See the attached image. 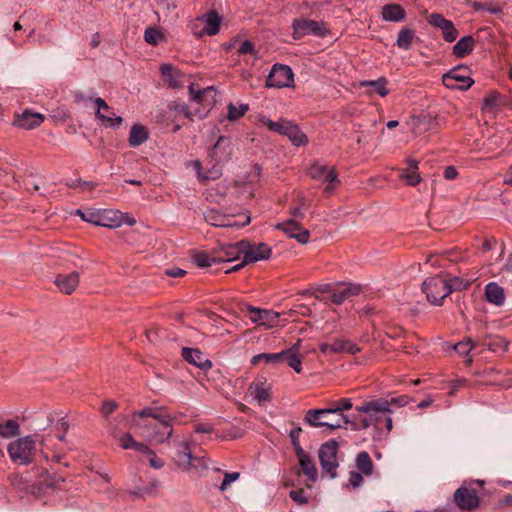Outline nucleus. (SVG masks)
Segmentation results:
<instances>
[{"instance_id":"obj_1","label":"nucleus","mask_w":512,"mask_h":512,"mask_svg":"<svg viewBox=\"0 0 512 512\" xmlns=\"http://www.w3.org/2000/svg\"><path fill=\"white\" fill-rule=\"evenodd\" d=\"M177 420L165 407H145L132 414V425L138 434L153 444L165 443L173 434Z\"/></svg>"},{"instance_id":"obj_2","label":"nucleus","mask_w":512,"mask_h":512,"mask_svg":"<svg viewBox=\"0 0 512 512\" xmlns=\"http://www.w3.org/2000/svg\"><path fill=\"white\" fill-rule=\"evenodd\" d=\"M352 406L350 398H341L333 402L329 408L307 410L304 422L311 427H325L329 430H336L341 427L347 428L350 420L343 412L350 410Z\"/></svg>"},{"instance_id":"obj_3","label":"nucleus","mask_w":512,"mask_h":512,"mask_svg":"<svg viewBox=\"0 0 512 512\" xmlns=\"http://www.w3.org/2000/svg\"><path fill=\"white\" fill-rule=\"evenodd\" d=\"M189 94L191 101L201 106L200 108L191 110L185 102L181 100H174L168 104V111L174 113L175 117L177 115H183L185 118L190 120H194V117L199 119L205 118L210 109L216 103V89L213 86H210L196 91L194 89V85L191 84L189 86Z\"/></svg>"},{"instance_id":"obj_4","label":"nucleus","mask_w":512,"mask_h":512,"mask_svg":"<svg viewBox=\"0 0 512 512\" xmlns=\"http://www.w3.org/2000/svg\"><path fill=\"white\" fill-rule=\"evenodd\" d=\"M35 439L32 436L18 438L8 444L7 451L11 461L17 465H28L32 463L36 456V442L44 445L45 438L36 434Z\"/></svg>"},{"instance_id":"obj_5","label":"nucleus","mask_w":512,"mask_h":512,"mask_svg":"<svg viewBox=\"0 0 512 512\" xmlns=\"http://www.w3.org/2000/svg\"><path fill=\"white\" fill-rule=\"evenodd\" d=\"M356 410L359 413L369 415V421H371L372 426L378 432L382 431L384 427L387 433L392 430L393 422L389 416L388 403L385 398L365 401L361 405L356 406Z\"/></svg>"},{"instance_id":"obj_6","label":"nucleus","mask_w":512,"mask_h":512,"mask_svg":"<svg viewBox=\"0 0 512 512\" xmlns=\"http://www.w3.org/2000/svg\"><path fill=\"white\" fill-rule=\"evenodd\" d=\"M221 22L222 16L215 9H211L194 19L191 23L192 34L196 38L216 35L220 31Z\"/></svg>"},{"instance_id":"obj_7","label":"nucleus","mask_w":512,"mask_h":512,"mask_svg":"<svg viewBox=\"0 0 512 512\" xmlns=\"http://www.w3.org/2000/svg\"><path fill=\"white\" fill-rule=\"evenodd\" d=\"M242 250L243 260L232 268L226 269V274L232 271H238L246 264L269 259L272 252L271 248L265 243L252 244L249 241L244 240L242 241Z\"/></svg>"},{"instance_id":"obj_8","label":"nucleus","mask_w":512,"mask_h":512,"mask_svg":"<svg viewBox=\"0 0 512 512\" xmlns=\"http://www.w3.org/2000/svg\"><path fill=\"white\" fill-rule=\"evenodd\" d=\"M422 290L432 304L441 305L442 301L451 294L447 289L446 278L434 276L427 278L422 284Z\"/></svg>"},{"instance_id":"obj_9","label":"nucleus","mask_w":512,"mask_h":512,"mask_svg":"<svg viewBox=\"0 0 512 512\" xmlns=\"http://www.w3.org/2000/svg\"><path fill=\"white\" fill-rule=\"evenodd\" d=\"M442 82L449 89L467 90L474 80L469 76L466 66H457L443 75Z\"/></svg>"},{"instance_id":"obj_10","label":"nucleus","mask_w":512,"mask_h":512,"mask_svg":"<svg viewBox=\"0 0 512 512\" xmlns=\"http://www.w3.org/2000/svg\"><path fill=\"white\" fill-rule=\"evenodd\" d=\"M338 443L335 440H330L321 445L319 449V460L321 467L332 478L336 477Z\"/></svg>"},{"instance_id":"obj_11","label":"nucleus","mask_w":512,"mask_h":512,"mask_svg":"<svg viewBox=\"0 0 512 512\" xmlns=\"http://www.w3.org/2000/svg\"><path fill=\"white\" fill-rule=\"evenodd\" d=\"M294 82L292 69L284 64H274L267 79L266 86L273 88L290 87Z\"/></svg>"},{"instance_id":"obj_12","label":"nucleus","mask_w":512,"mask_h":512,"mask_svg":"<svg viewBox=\"0 0 512 512\" xmlns=\"http://www.w3.org/2000/svg\"><path fill=\"white\" fill-rule=\"evenodd\" d=\"M293 38L299 40L306 35L324 36L327 32L325 25L310 19H296L293 21Z\"/></svg>"},{"instance_id":"obj_13","label":"nucleus","mask_w":512,"mask_h":512,"mask_svg":"<svg viewBox=\"0 0 512 512\" xmlns=\"http://www.w3.org/2000/svg\"><path fill=\"white\" fill-rule=\"evenodd\" d=\"M300 219L289 218L275 225L276 230L284 232L288 237L297 240L300 244H306L310 239L309 230L303 228Z\"/></svg>"},{"instance_id":"obj_14","label":"nucleus","mask_w":512,"mask_h":512,"mask_svg":"<svg viewBox=\"0 0 512 512\" xmlns=\"http://www.w3.org/2000/svg\"><path fill=\"white\" fill-rule=\"evenodd\" d=\"M455 504L463 510H473L479 506V497L474 489L459 487L454 493Z\"/></svg>"},{"instance_id":"obj_15","label":"nucleus","mask_w":512,"mask_h":512,"mask_svg":"<svg viewBox=\"0 0 512 512\" xmlns=\"http://www.w3.org/2000/svg\"><path fill=\"white\" fill-rule=\"evenodd\" d=\"M205 221L215 227H243L250 223V217L247 216L242 223L233 221L230 217L223 215L215 209H211L204 214Z\"/></svg>"},{"instance_id":"obj_16","label":"nucleus","mask_w":512,"mask_h":512,"mask_svg":"<svg viewBox=\"0 0 512 512\" xmlns=\"http://www.w3.org/2000/svg\"><path fill=\"white\" fill-rule=\"evenodd\" d=\"M161 77L164 83L173 89L181 88L185 83V74L172 66L171 64H162L160 66Z\"/></svg>"},{"instance_id":"obj_17","label":"nucleus","mask_w":512,"mask_h":512,"mask_svg":"<svg viewBox=\"0 0 512 512\" xmlns=\"http://www.w3.org/2000/svg\"><path fill=\"white\" fill-rule=\"evenodd\" d=\"M361 290L362 287L359 284L343 283L332 290L330 300L336 305H341L348 298L360 294Z\"/></svg>"},{"instance_id":"obj_18","label":"nucleus","mask_w":512,"mask_h":512,"mask_svg":"<svg viewBox=\"0 0 512 512\" xmlns=\"http://www.w3.org/2000/svg\"><path fill=\"white\" fill-rule=\"evenodd\" d=\"M218 263L231 262L243 258L242 241L221 246L216 252Z\"/></svg>"},{"instance_id":"obj_19","label":"nucleus","mask_w":512,"mask_h":512,"mask_svg":"<svg viewBox=\"0 0 512 512\" xmlns=\"http://www.w3.org/2000/svg\"><path fill=\"white\" fill-rule=\"evenodd\" d=\"M182 357L188 363L202 370H208L212 367V362L199 349L184 347L182 349Z\"/></svg>"},{"instance_id":"obj_20","label":"nucleus","mask_w":512,"mask_h":512,"mask_svg":"<svg viewBox=\"0 0 512 512\" xmlns=\"http://www.w3.org/2000/svg\"><path fill=\"white\" fill-rule=\"evenodd\" d=\"M64 477L56 474L50 473L46 469H41L39 473V480L37 482L39 490L43 492H47L48 490H54L56 488H60L61 483H64Z\"/></svg>"},{"instance_id":"obj_21","label":"nucleus","mask_w":512,"mask_h":512,"mask_svg":"<svg viewBox=\"0 0 512 512\" xmlns=\"http://www.w3.org/2000/svg\"><path fill=\"white\" fill-rule=\"evenodd\" d=\"M97 226L117 228L124 222V214L119 210L106 209L100 212Z\"/></svg>"},{"instance_id":"obj_22","label":"nucleus","mask_w":512,"mask_h":512,"mask_svg":"<svg viewBox=\"0 0 512 512\" xmlns=\"http://www.w3.org/2000/svg\"><path fill=\"white\" fill-rule=\"evenodd\" d=\"M55 284L61 292L70 295L79 284V273L73 271L69 274H59L55 279Z\"/></svg>"},{"instance_id":"obj_23","label":"nucleus","mask_w":512,"mask_h":512,"mask_svg":"<svg viewBox=\"0 0 512 512\" xmlns=\"http://www.w3.org/2000/svg\"><path fill=\"white\" fill-rule=\"evenodd\" d=\"M44 119V116L40 113L24 111L22 114L17 115V118L14 121V125L19 128L29 130L40 126Z\"/></svg>"},{"instance_id":"obj_24","label":"nucleus","mask_w":512,"mask_h":512,"mask_svg":"<svg viewBox=\"0 0 512 512\" xmlns=\"http://www.w3.org/2000/svg\"><path fill=\"white\" fill-rule=\"evenodd\" d=\"M94 103L97 106V111L95 113L96 118H98L100 121H102L106 127L111 128H118L122 122L123 119L120 116L113 115V117H110L109 115H105L102 113V109H108V104L106 101L100 97H97L94 99Z\"/></svg>"},{"instance_id":"obj_25","label":"nucleus","mask_w":512,"mask_h":512,"mask_svg":"<svg viewBox=\"0 0 512 512\" xmlns=\"http://www.w3.org/2000/svg\"><path fill=\"white\" fill-rule=\"evenodd\" d=\"M192 450L190 444L187 441H182L178 445L176 453V464L178 467L188 470L192 466Z\"/></svg>"},{"instance_id":"obj_26","label":"nucleus","mask_w":512,"mask_h":512,"mask_svg":"<svg viewBox=\"0 0 512 512\" xmlns=\"http://www.w3.org/2000/svg\"><path fill=\"white\" fill-rule=\"evenodd\" d=\"M299 345L300 340L293 347L280 352V354H284L280 361L286 362L287 365L291 367L296 373H300L302 371V360L297 352Z\"/></svg>"},{"instance_id":"obj_27","label":"nucleus","mask_w":512,"mask_h":512,"mask_svg":"<svg viewBox=\"0 0 512 512\" xmlns=\"http://www.w3.org/2000/svg\"><path fill=\"white\" fill-rule=\"evenodd\" d=\"M387 84L388 80L383 76L376 80H366L360 82L361 87L371 88L367 91V95L371 96L373 93H375L381 97H386L390 93L389 89L387 88Z\"/></svg>"},{"instance_id":"obj_28","label":"nucleus","mask_w":512,"mask_h":512,"mask_svg":"<svg viewBox=\"0 0 512 512\" xmlns=\"http://www.w3.org/2000/svg\"><path fill=\"white\" fill-rule=\"evenodd\" d=\"M485 298L489 303L502 306L505 302L504 289L496 282H490L485 287Z\"/></svg>"},{"instance_id":"obj_29","label":"nucleus","mask_w":512,"mask_h":512,"mask_svg":"<svg viewBox=\"0 0 512 512\" xmlns=\"http://www.w3.org/2000/svg\"><path fill=\"white\" fill-rule=\"evenodd\" d=\"M382 18L389 22H400L406 17V12L400 4L392 3L382 7Z\"/></svg>"},{"instance_id":"obj_30","label":"nucleus","mask_w":512,"mask_h":512,"mask_svg":"<svg viewBox=\"0 0 512 512\" xmlns=\"http://www.w3.org/2000/svg\"><path fill=\"white\" fill-rule=\"evenodd\" d=\"M249 394L259 403L270 400L269 389L261 379H255L248 388Z\"/></svg>"},{"instance_id":"obj_31","label":"nucleus","mask_w":512,"mask_h":512,"mask_svg":"<svg viewBox=\"0 0 512 512\" xmlns=\"http://www.w3.org/2000/svg\"><path fill=\"white\" fill-rule=\"evenodd\" d=\"M474 46V38L471 35L464 36L453 46V54L458 58H463L473 51Z\"/></svg>"},{"instance_id":"obj_32","label":"nucleus","mask_w":512,"mask_h":512,"mask_svg":"<svg viewBox=\"0 0 512 512\" xmlns=\"http://www.w3.org/2000/svg\"><path fill=\"white\" fill-rule=\"evenodd\" d=\"M418 161L407 159V168L401 173L400 178L407 181L410 186H416L421 182V177L418 173Z\"/></svg>"},{"instance_id":"obj_33","label":"nucleus","mask_w":512,"mask_h":512,"mask_svg":"<svg viewBox=\"0 0 512 512\" xmlns=\"http://www.w3.org/2000/svg\"><path fill=\"white\" fill-rule=\"evenodd\" d=\"M230 146V139L220 136L210 151V156L216 161L221 162L228 156L227 149Z\"/></svg>"},{"instance_id":"obj_34","label":"nucleus","mask_w":512,"mask_h":512,"mask_svg":"<svg viewBox=\"0 0 512 512\" xmlns=\"http://www.w3.org/2000/svg\"><path fill=\"white\" fill-rule=\"evenodd\" d=\"M148 130L140 124H134L130 129L129 145L138 147L148 139Z\"/></svg>"},{"instance_id":"obj_35","label":"nucleus","mask_w":512,"mask_h":512,"mask_svg":"<svg viewBox=\"0 0 512 512\" xmlns=\"http://www.w3.org/2000/svg\"><path fill=\"white\" fill-rule=\"evenodd\" d=\"M360 351V347L349 339H336L333 342L332 354L348 353L355 355Z\"/></svg>"},{"instance_id":"obj_36","label":"nucleus","mask_w":512,"mask_h":512,"mask_svg":"<svg viewBox=\"0 0 512 512\" xmlns=\"http://www.w3.org/2000/svg\"><path fill=\"white\" fill-rule=\"evenodd\" d=\"M308 207L309 204L306 197L300 194L292 200V205L290 206L289 214L292 216L291 218L303 219L305 216L304 211L307 210Z\"/></svg>"},{"instance_id":"obj_37","label":"nucleus","mask_w":512,"mask_h":512,"mask_svg":"<svg viewBox=\"0 0 512 512\" xmlns=\"http://www.w3.org/2000/svg\"><path fill=\"white\" fill-rule=\"evenodd\" d=\"M356 467L365 476H370L373 473L374 464L373 461L366 451H361L356 456Z\"/></svg>"},{"instance_id":"obj_38","label":"nucleus","mask_w":512,"mask_h":512,"mask_svg":"<svg viewBox=\"0 0 512 512\" xmlns=\"http://www.w3.org/2000/svg\"><path fill=\"white\" fill-rule=\"evenodd\" d=\"M261 122L263 123L264 126L267 127L268 130H270L272 132H276L283 136H285V134L289 130V127L292 123L291 121H288L285 119H280L279 121H273L268 118H263L261 120Z\"/></svg>"},{"instance_id":"obj_39","label":"nucleus","mask_w":512,"mask_h":512,"mask_svg":"<svg viewBox=\"0 0 512 512\" xmlns=\"http://www.w3.org/2000/svg\"><path fill=\"white\" fill-rule=\"evenodd\" d=\"M293 145L299 147L304 146L308 143V137L301 131L298 125L291 123L289 130L285 134Z\"/></svg>"},{"instance_id":"obj_40","label":"nucleus","mask_w":512,"mask_h":512,"mask_svg":"<svg viewBox=\"0 0 512 512\" xmlns=\"http://www.w3.org/2000/svg\"><path fill=\"white\" fill-rule=\"evenodd\" d=\"M20 434V425L16 420L9 419L0 423V437L11 438Z\"/></svg>"},{"instance_id":"obj_41","label":"nucleus","mask_w":512,"mask_h":512,"mask_svg":"<svg viewBox=\"0 0 512 512\" xmlns=\"http://www.w3.org/2000/svg\"><path fill=\"white\" fill-rule=\"evenodd\" d=\"M298 461H299V464L301 466L303 473L307 476V478L311 482L316 481L318 473H317V469H316L311 457L308 455L305 458H302Z\"/></svg>"},{"instance_id":"obj_42","label":"nucleus","mask_w":512,"mask_h":512,"mask_svg":"<svg viewBox=\"0 0 512 512\" xmlns=\"http://www.w3.org/2000/svg\"><path fill=\"white\" fill-rule=\"evenodd\" d=\"M414 38V31L409 28H402L399 31L398 38L396 44L399 48L408 50Z\"/></svg>"},{"instance_id":"obj_43","label":"nucleus","mask_w":512,"mask_h":512,"mask_svg":"<svg viewBox=\"0 0 512 512\" xmlns=\"http://www.w3.org/2000/svg\"><path fill=\"white\" fill-rule=\"evenodd\" d=\"M471 283V280H465L457 276L446 279L447 289L451 290V293L466 290L470 287Z\"/></svg>"},{"instance_id":"obj_44","label":"nucleus","mask_w":512,"mask_h":512,"mask_svg":"<svg viewBox=\"0 0 512 512\" xmlns=\"http://www.w3.org/2000/svg\"><path fill=\"white\" fill-rule=\"evenodd\" d=\"M474 8L476 10L487 11L492 14L500 15L503 13V8L501 5L494 4L491 1H480L474 3Z\"/></svg>"},{"instance_id":"obj_45","label":"nucleus","mask_w":512,"mask_h":512,"mask_svg":"<svg viewBox=\"0 0 512 512\" xmlns=\"http://www.w3.org/2000/svg\"><path fill=\"white\" fill-rule=\"evenodd\" d=\"M249 109L247 104H241L239 107H236L233 103L228 105V114L227 118L230 121H235L242 117Z\"/></svg>"},{"instance_id":"obj_46","label":"nucleus","mask_w":512,"mask_h":512,"mask_svg":"<svg viewBox=\"0 0 512 512\" xmlns=\"http://www.w3.org/2000/svg\"><path fill=\"white\" fill-rule=\"evenodd\" d=\"M194 263L200 268H207L218 263V260H216V255L209 256L208 254L201 252L194 256Z\"/></svg>"},{"instance_id":"obj_47","label":"nucleus","mask_w":512,"mask_h":512,"mask_svg":"<svg viewBox=\"0 0 512 512\" xmlns=\"http://www.w3.org/2000/svg\"><path fill=\"white\" fill-rule=\"evenodd\" d=\"M283 355L284 354H280V352L279 353H262V354H257V355L252 357L251 363L253 365H256L260 361H265L266 363L279 362Z\"/></svg>"},{"instance_id":"obj_48","label":"nucleus","mask_w":512,"mask_h":512,"mask_svg":"<svg viewBox=\"0 0 512 512\" xmlns=\"http://www.w3.org/2000/svg\"><path fill=\"white\" fill-rule=\"evenodd\" d=\"M58 416H59V414L56 412L50 413L47 418L49 425H52L54 423V421L56 420V425H55L56 429L58 431L64 432V434H66L69 429V424L65 420L64 417L58 418Z\"/></svg>"},{"instance_id":"obj_49","label":"nucleus","mask_w":512,"mask_h":512,"mask_svg":"<svg viewBox=\"0 0 512 512\" xmlns=\"http://www.w3.org/2000/svg\"><path fill=\"white\" fill-rule=\"evenodd\" d=\"M163 34L156 28L149 27L145 30L144 39L148 44L157 45Z\"/></svg>"},{"instance_id":"obj_50","label":"nucleus","mask_w":512,"mask_h":512,"mask_svg":"<svg viewBox=\"0 0 512 512\" xmlns=\"http://www.w3.org/2000/svg\"><path fill=\"white\" fill-rule=\"evenodd\" d=\"M441 31L443 34V38L447 42H453L458 37V30L456 29L455 25L453 24V22L451 20L449 21V23L446 26H444L441 29Z\"/></svg>"},{"instance_id":"obj_51","label":"nucleus","mask_w":512,"mask_h":512,"mask_svg":"<svg viewBox=\"0 0 512 512\" xmlns=\"http://www.w3.org/2000/svg\"><path fill=\"white\" fill-rule=\"evenodd\" d=\"M322 182H327L328 185L325 187V191H332L335 184L339 183L338 175L334 169H328L325 173Z\"/></svg>"},{"instance_id":"obj_52","label":"nucleus","mask_w":512,"mask_h":512,"mask_svg":"<svg viewBox=\"0 0 512 512\" xmlns=\"http://www.w3.org/2000/svg\"><path fill=\"white\" fill-rule=\"evenodd\" d=\"M475 343L471 338H467L464 341H460L454 345V350L462 355H468L469 352L473 349Z\"/></svg>"},{"instance_id":"obj_53","label":"nucleus","mask_w":512,"mask_h":512,"mask_svg":"<svg viewBox=\"0 0 512 512\" xmlns=\"http://www.w3.org/2000/svg\"><path fill=\"white\" fill-rule=\"evenodd\" d=\"M327 170H328V167L325 165L322 166L319 164H313L309 168V175L311 176V178H313L315 180L322 181Z\"/></svg>"},{"instance_id":"obj_54","label":"nucleus","mask_w":512,"mask_h":512,"mask_svg":"<svg viewBox=\"0 0 512 512\" xmlns=\"http://www.w3.org/2000/svg\"><path fill=\"white\" fill-rule=\"evenodd\" d=\"M486 345L492 352L506 351L508 347V343L505 341V339L500 337L494 338Z\"/></svg>"},{"instance_id":"obj_55","label":"nucleus","mask_w":512,"mask_h":512,"mask_svg":"<svg viewBox=\"0 0 512 512\" xmlns=\"http://www.w3.org/2000/svg\"><path fill=\"white\" fill-rule=\"evenodd\" d=\"M67 185L69 188H73V189L80 188L82 191H85V190L91 191L96 186L93 182L83 181L81 179L71 180L70 182L67 183Z\"/></svg>"},{"instance_id":"obj_56","label":"nucleus","mask_w":512,"mask_h":512,"mask_svg":"<svg viewBox=\"0 0 512 512\" xmlns=\"http://www.w3.org/2000/svg\"><path fill=\"white\" fill-rule=\"evenodd\" d=\"M118 408V404L114 400H105L100 408V412L104 418H108Z\"/></svg>"},{"instance_id":"obj_57","label":"nucleus","mask_w":512,"mask_h":512,"mask_svg":"<svg viewBox=\"0 0 512 512\" xmlns=\"http://www.w3.org/2000/svg\"><path fill=\"white\" fill-rule=\"evenodd\" d=\"M450 20L446 19L442 14L433 13L429 16L428 22L430 25L442 29L449 23Z\"/></svg>"},{"instance_id":"obj_58","label":"nucleus","mask_w":512,"mask_h":512,"mask_svg":"<svg viewBox=\"0 0 512 512\" xmlns=\"http://www.w3.org/2000/svg\"><path fill=\"white\" fill-rule=\"evenodd\" d=\"M386 401L388 403V412L391 413L392 412V410H391V406L392 405H396V406H399V407L405 406L409 402V399H408V396L403 395V396H400V397H392L391 399H386Z\"/></svg>"},{"instance_id":"obj_59","label":"nucleus","mask_w":512,"mask_h":512,"mask_svg":"<svg viewBox=\"0 0 512 512\" xmlns=\"http://www.w3.org/2000/svg\"><path fill=\"white\" fill-rule=\"evenodd\" d=\"M119 442L123 449H133L137 441L133 439L131 434L126 433L119 438Z\"/></svg>"},{"instance_id":"obj_60","label":"nucleus","mask_w":512,"mask_h":512,"mask_svg":"<svg viewBox=\"0 0 512 512\" xmlns=\"http://www.w3.org/2000/svg\"><path fill=\"white\" fill-rule=\"evenodd\" d=\"M146 457L151 467L161 469L164 466V461L156 455L155 451L152 450Z\"/></svg>"},{"instance_id":"obj_61","label":"nucleus","mask_w":512,"mask_h":512,"mask_svg":"<svg viewBox=\"0 0 512 512\" xmlns=\"http://www.w3.org/2000/svg\"><path fill=\"white\" fill-rule=\"evenodd\" d=\"M248 311L250 312V319L254 323L260 322L261 314L270 315L269 311L258 309L252 306L248 307Z\"/></svg>"},{"instance_id":"obj_62","label":"nucleus","mask_w":512,"mask_h":512,"mask_svg":"<svg viewBox=\"0 0 512 512\" xmlns=\"http://www.w3.org/2000/svg\"><path fill=\"white\" fill-rule=\"evenodd\" d=\"M238 53L254 55L256 54L255 46L251 41L245 40L240 44L238 48Z\"/></svg>"},{"instance_id":"obj_63","label":"nucleus","mask_w":512,"mask_h":512,"mask_svg":"<svg viewBox=\"0 0 512 512\" xmlns=\"http://www.w3.org/2000/svg\"><path fill=\"white\" fill-rule=\"evenodd\" d=\"M351 429L353 430H365L372 426L371 421H369V415L367 417L361 418L359 422H351Z\"/></svg>"},{"instance_id":"obj_64","label":"nucleus","mask_w":512,"mask_h":512,"mask_svg":"<svg viewBox=\"0 0 512 512\" xmlns=\"http://www.w3.org/2000/svg\"><path fill=\"white\" fill-rule=\"evenodd\" d=\"M239 473L238 472H233V473H226L224 475V478H223V481L220 485V490L221 491H224L226 490V488L232 483L234 482L235 480H237L239 478Z\"/></svg>"}]
</instances>
